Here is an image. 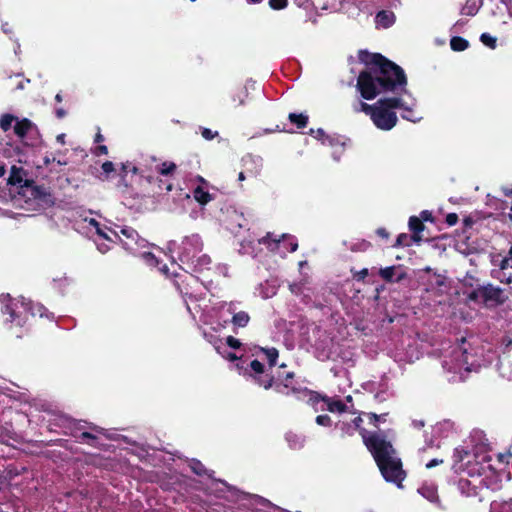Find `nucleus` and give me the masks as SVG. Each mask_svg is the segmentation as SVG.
<instances>
[{
  "label": "nucleus",
  "mask_w": 512,
  "mask_h": 512,
  "mask_svg": "<svg viewBox=\"0 0 512 512\" xmlns=\"http://www.w3.org/2000/svg\"><path fill=\"white\" fill-rule=\"evenodd\" d=\"M396 274V267H386L380 270V275L387 281H392Z\"/></svg>",
  "instance_id": "nucleus-33"
},
{
  "label": "nucleus",
  "mask_w": 512,
  "mask_h": 512,
  "mask_svg": "<svg viewBox=\"0 0 512 512\" xmlns=\"http://www.w3.org/2000/svg\"><path fill=\"white\" fill-rule=\"evenodd\" d=\"M97 154H102V155H106L108 153V149L105 145H100L97 150H96Z\"/></svg>",
  "instance_id": "nucleus-51"
},
{
  "label": "nucleus",
  "mask_w": 512,
  "mask_h": 512,
  "mask_svg": "<svg viewBox=\"0 0 512 512\" xmlns=\"http://www.w3.org/2000/svg\"><path fill=\"white\" fill-rule=\"evenodd\" d=\"M420 219L423 221H432V214L431 212L424 210L420 214Z\"/></svg>",
  "instance_id": "nucleus-45"
},
{
  "label": "nucleus",
  "mask_w": 512,
  "mask_h": 512,
  "mask_svg": "<svg viewBox=\"0 0 512 512\" xmlns=\"http://www.w3.org/2000/svg\"><path fill=\"white\" fill-rule=\"evenodd\" d=\"M102 170L104 173L109 174L114 171V165L112 162L107 161L102 164Z\"/></svg>",
  "instance_id": "nucleus-41"
},
{
  "label": "nucleus",
  "mask_w": 512,
  "mask_h": 512,
  "mask_svg": "<svg viewBox=\"0 0 512 512\" xmlns=\"http://www.w3.org/2000/svg\"><path fill=\"white\" fill-rule=\"evenodd\" d=\"M211 264V259L207 255H201L196 259L195 270L199 272H203L204 270L210 271L211 268L209 265Z\"/></svg>",
  "instance_id": "nucleus-25"
},
{
  "label": "nucleus",
  "mask_w": 512,
  "mask_h": 512,
  "mask_svg": "<svg viewBox=\"0 0 512 512\" xmlns=\"http://www.w3.org/2000/svg\"><path fill=\"white\" fill-rule=\"evenodd\" d=\"M103 140H104L103 135L100 132H98L95 136V142L99 143V142H102Z\"/></svg>",
  "instance_id": "nucleus-56"
},
{
  "label": "nucleus",
  "mask_w": 512,
  "mask_h": 512,
  "mask_svg": "<svg viewBox=\"0 0 512 512\" xmlns=\"http://www.w3.org/2000/svg\"><path fill=\"white\" fill-rule=\"evenodd\" d=\"M262 352L265 355L266 359L268 360L270 368L273 367L278 358V351L275 348H270L263 349Z\"/></svg>",
  "instance_id": "nucleus-29"
},
{
  "label": "nucleus",
  "mask_w": 512,
  "mask_h": 512,
  "mask_svg": "<svg viewBox=\"0 0 512 512\" xmlns=\"http://www.w3.org/2000/svg\"><path fill=\"white\" fill-rule=\"evenodd\" d=\"M495 265L499 266V270H507L512 268V247L510 248L508 255L501 258L499 262L494 260Z\"/></svg>",
  "instance_id": "nucleus-26"
},
{
  "label": "nucleus",
  "mask_w": 512,
  "mask_h": 512,
  "mask_svg": "<svg viewBox=\"0 0 512 512\" xmlns=\"http://www.w3.org/2000/svg\"><path fill=\"white\" fill-rule=\"evenodd\" d=\"M64 114H65V112L62 109L57 110V116L58 117H63Z\"/></svg>",
  "instance_id": "nucleus-62"
},
{
  "label": "nucleus",
  "mask_w": 512,
  "mask_h": 512,
  "mask_svg": "<svg viewBox=\"0 0 512 512\" xmlns=\"http://www.w3.org/2000/svg\"><path fill=\"white\" fill-rule=\"evenodd\" d=\"M316 423L321 426H329L331 424V418L327 415H319L316 417Z\"/></svg>",
  "instance_id": "nucleus-37"
},
{
  "label": "nucleus",
  "mask_w": 512,
  "mask_h": 512,
  "mask_svg": "<svg viewBox=\"0 0 512 512\" xmlns=\"http://www.w3.org/2000/svg\"><path fill=\"white\" fill-rule=\"evenodd\" d=\"M288 5V0H269V6L273 10L285 9Z\"/></svg>",
  "instance_id": "nucleus-36"
},
{
  "label": "nucleus",
  "mask_w": 512,
  "mask_h": 512,
  "mask_svg": "<svg viewBox=\"0 0 512 512\" xmlns=\"http://www.w3.org/2000/svg\"><path fill=\"white\" fill-rule=\"evenodd\" d=\"M419 494L432 503L438 502L437 489L432 484H424L418 489Z\"/></svg>",
  "instance_id": "nucleus-20"
},
{
  "label": "nucleus",
  "mask_w": 512,
  "mask_h": 512,
  "mask_svg": "<svg viewBox=\"0 0 512 512\" xmlns=\"http://www.w3.org/2000/svg\"><path fill=\"white\" fill-rule=\"evenodd\" d=\"M368 10V0H343L340 5V11L349 18H356L361 12Z\"/></svg>",
  "instance_id": "nucleus-10"
},
{
  "label": "nucleus",
  "mask_w": 512,
  "mask_h": 512,
  "mask_svg": "<svg viewBox=\"0 0 512 512\" xmlns=\"http://www.w3.org/2000/svg\"><path fill=\"white\" fill-rule=\"evenodd\" d=\"M362 437L365 445L373 454L385 480L401 487L405 473L402 470L401 460L397 457L391 443L379 434H372L370 436L362 434Z\"/></svg>",
  "instance_id": "nucleus-3"
},
{
  "label": "nucleus",
  "mask_w": 512,
  "mask_h": 512,
  "mask_svg": "<svg viewBox=\"0 0 512 512\" xmlns=\"http://www.w3.org/2000/svg\"><path fill=\"white\" fill-rule=\"evenodd\" d=\"M481 41L484 45H486L489 48L494 49L496 46V38L488 33H483L481 35Z\"/></svg>",
  "instance_id": "nucleus-34"
},
{
  "label": "nucleus",
  "mask_w": 512,
  "mask_h": 512,
  "mask_svg": "<svg viewBox=\"0 0 512 512\" xmlns=\"http://www.w3.org/2000/svg\"><path fill=\"white\" fill-rule=\"evenodd\" d=\"M358 57L367 66L357 80V88L363 98L371 100L382 93L405 90L407 81L399 66L380 54L368 51H359Z\"/></svg>",
  "instance_id": "nucleus-1"
},
{
  "label": "nucleus",
  "mask_w": 512,
  "mask_h": 512,
  "mask_svg": "<svg viewBox=\"0 0 512 512\" xmlns=\"http://www.w3.org/2000/svg\"><path fill=\"white\" fill-rule=\"evenodd\" d=\"M176 169V165L173 162H163L158 167V172L162 175H169L172 174Z\"/></svg>",
  "instance_id": "nucleus-31"
},
{
  "label": "nucleus",
  "mask_w": 512,
  "mask_h": 512,
  "mask_svg": "<svg viewBox=\"0 0 512 512\" xmlns=\"http://www.w3.org/2000/svg\"><path fill=\"white\" fill-rule=\"evenodd\" d=\"M5 172V168L3 166H0V177L4 176Z\"/></svg>",
  "instance_id": "nucleus-64"
},
{
  "label": "nucleus",
  "mask_w": 512,
  "mask_h": 512,
  "mask_svg": "<svg viewBox=\"0 0 512 512\" xmlns=\"http://www.w3.org/2000/svg\"><path fill=\"white\" fill-rule=\"evenodd\" d=\"M405 277V274L403 272H400L397 274L396 281H400Z\"/></svg>",
  "instance_id": "nucleus-60"
},
{
  "label": "nucleus",
  "mask_w": 512,
  "mask_h": 512,
  "mask_svg": "<svg viewBox=\"0 0 512 512\" xmlns=\"http://www.w3.org/2000/svg\"><path fill=\"white\" fill-rule=\"evenodd\" d=\"M408 236L407 234H400L398 237H397V240H396V243L394 246H404V245H407L406 243V240H407Z\"/></svg>",
  "instance_id": "nucleus-43"
},
{
  "label": "nucleus",
  "mask_w": 512,
  "mask_h": 512,
  "mask_svg": "<svg viewBox=\"0 0 512 512\" xmlns=\"http://www.w3.org/2000/svg\"><path fill=\"white\" fill-rule=\"evenodd\" d=\"M289 119L292 123H295L298 127H305L306 124H307V116L303 115V114H294V113H291L289 115Z\"/></svg>",
  "instance_id": "nucleus-32"
},
{
  "label": "nucleus",
  "mask_w": 512,
  "mask_h": 512,
  "mask_svg": "<svg viewBox=\"0 0 512 512\" xmlns=\"http://www.w3.org/2000/svg\"><path fill=\"white\" fill-rule=\"evenodd\" d=\"M497 279L505 284H511L512 283V274L507 273L506 270H499L497 271L496 275Z\"/></svg>",
  "instance_id": "nucleus-35"
},
{
  "label": "nucleus",
  "mask_w": 512,
  "mask_h": 512,
  "mask_svg": "<svg viewBox=\"0 0 512 512\" xmlns=\"http://www.w3.org/2000/svg\"><path fill=\"white\" fill-rule=\"evenodd\" d=\"M202 136L203 138L207 140H212L216 136V132L211 131L210 129L204 128L202 130Z\"/></svg>",
  "instance_id": "nucleus-42"
},
{
  "label": "nucleus",
  "mask_w": 512,
  "mask_h": 512,
  "mask_svg": "<svg viewBox=\"0 0 512 512\" xmlns=\"http://www.w3.org/2000/svg\"><path fill=\"white\" fill-rule=\"evenodd\" d=\"M238 179L240 181H243L245 179V176H244V173L243 172H240L239 175H238Z\"/></svg>",
  "instance_id": "nucleus-63"
},
{
  "label": "nucleus",
  "mask_w": 512,
  "mask_h": 512,
  "mask_svg": "<svg viewBox=\"0 0 512 512\" xmlns=\"http://www.w3.org/2000/svg\"><path fill=\"white\" fill-rule=\"evenodd\" d=\"M214 270L216 273L222 274L223 276H225L227 274V267L224 265H216L214 267Z\"/></svg>",
  "instance_id": "nucleus-47"
},
{
  "label": "nucleus",
  "mask_w": 512,
  "mask_h": 512,
  "mask_svg": "<svg viewBox=\"0 0 512 512\" xmlns=\"http://www.w3.org/2000/svg\"><path fill=\"white\" fill-rule=\"evenodd\" d=\"M236 367L241 375L252 378L259 386L265 389L271 388L274 383L275 377L265 370L264 365L259 360H253L247 367L240 366L239 364Z\"/></svg>",
  "instance_id": "nucleus-8"
},
{
  "label": "nucleus",
  "mask_w": 512,
  "mask_h": 512,
  "mask_svg": "<svg viewBox=\"0 0 512 512\" xmlns=\"http://www.w3.org/2000/svg\"><path fill=\"white\" fill-rule=\"evenodd\" d=\"M395 22V15L392 11H380L375 17V23L378 28H389Z\"/></svg>",
  "instance_id": "nucleus-18"
},
{
  "label": "nucleus",
  "mask_w": 512,
  "mask_h": 512,
  "mask_svg": "<svg viewBox=\"0 0 512 512\" xmlns=\"http://www.w3.org/2000/svg\"><path fill=\"white\" fill-rule=\"evenodd\" d=\"M226 343L230 348L233 349H238L241 346V342L232 336L227 337Z\"/></svg>",
  "instance_id": "nucleus-39"
},
{
  "label": "nucleus",
  "mask_w": 512,
  "mask_h": 512,
  "mask_svg": "<svg viewBox=\"0 0 512 512\" xmlns=\"http://www.w3.org/2000/svg\"><path fill=\"white\" fill-rule=\"evenodd\" d=\"M199 184L193 191L194 199L201 205H206L212 200V195L208 191V183L202 178L197 177Z\"/></svg>",
  "instance_id": "nucleus-14"
},
{
  "label": "nucleus",
  "mask_w": 512,
  "mask_h": 512,
  "mask_svg": "<svg viewBox=\"0 0 512 512\" xmlns=\"http://www.w3.org/2000/svg\"><path fill=\"white\" fill-rule=\"evenodd\" d=\"M472 455L463 448H457L454 452V468L456 471H468L470 475L474 473V470L469 469Z\"/></svg>",
  "instance_id": "nucleus-12"
},
{
  "label": "nucleus",
  "mask_w": 512,
  "mask_h": 512,
  "mask_svg": "<svg viewBox=\"0 0 512 512\" xmlns=\"http://www.w3.org/2000/svg\"><path fill=\"white\" fill-rule=\"evenodd\" d=\"M290 245H291L290 252H294V251H296V249H297V244H296V243H292V242H291V243H290Z\"/></svg>",
  "instance_id": "nucleus-61"
},
{
  "label": "nucleus",
  "mask_w": 512,
  "mask_h": 512,
  "mask_svg": "<svg viewBox=\"0 0 512 512\" xmlns=\"http://www.w3.org/2000/svg\"><path fill=\"white\" fill-rule=\"evenodd\" d=\"M26 181L28 180L26 179L25 170L21 167L12 166L8 178V184L19 186L21 189Z\"/></svg>",
  "instance_id": "nucleus-17"
},
{
  "label": "nucleus",
  "mask_w": 512,
  "mask_h": 512,
  "mask_svg": "<svg viewBox=\"0 0 512 512\" xmlns=\"http://www.w3.org/2000/svg\"><path fill=\"white\" fill-rule=\"evenodd\" d=\"M14 132L23 142L27 144L28 142L26 141V137L28 135L31 134L38 136V130L36 126L28 119L17 121L14 126Z\"/></svg>",
  "instance_id": "nucleus-13"
},
{
  "label": "nucleus",
  "mask_w": 512,
  "mask_h": 512,
  "mask_svg": "<svg viewBox=\"0 0 512 512\" xmlns=\"http://www.w3.org/2000/svg\"><path fill=\"white\" fill-rule=\"evenodd\" d=\"M409 228L414 233L413 240L415 242H419L421 240L420 233L424 230V224L422 223V220L416 216H412L409 219Z\"/></svg>",
  "instance_id": "nucleus-19"
},
{
  "label": "nucleus",
  "mask_w": 512,
  "mask_h": 512,
  "mask_svg": "<svg viewBox=\"0 0 512 512\" xmlns=\"http://www.w3.org/2000/svg\"><path fill=\"white\" fill-rule=\"evenodd\" d=\"M443 367L449 372L458 373L460 378H464V372L471 371L466 350L462 346H455L448 355L444 356Z\"/></svg>",
  "instance_id": "nucleus-7"
},
{
  "label": "nucleus",
  "mask_w": 512,
  "mask_h": 512,
  "mask_svg": "<svg viewBox=\"0 0 512 512\" xmlns=\"http://www.w3.org/2000/svg\"><path fill=\"white\" fill-rule=\"evenodd\" d=\"M308 402L315 408L316 411L327 409L332 413H341L348 410L341 401L328 397H321L319 394L314 392L308 393Z\"/></svg>",
  "instance_id": "nucleus-9"
},
{
  "label": "nucleus",
  "mask_w": 512,
  "mask_h": 512,
  "mask_svg": "<svg viewBox=\"0 0 512 512\" xmlns=\"http://www.w3.org/2000/svg\"><path fill=\"white\" fill-rule=\"evenodd\" d=\"M65 134H59L57 137H56V141L58 143H60L61 145L65 144Z\"/></svg>",
  "instance_id": "nucleus-53"
},
{
  "label": "nucleus",
  "mask_w": 512,
  "mask_h": 512,
  "mask_svg": "<svg viewBox=\"0 0 512 512\" xmlns=\"http://www.w3.org/2000/svg\"><path fill=\"white\" fill-rule=\"evenodd\" d=\"M246 225H247V221L244 218V216L242 214H239L236 211H234L232 213V215H231V221L229 223V229L232 232L236 233L237 229L244 228V227H246Z\"/></svg>",
  "instance_id": "nucleus-21"
},
{
  "label": "nucleus",
  "mask_w": 512,
  "mask_h": 512,
  "mask_svg": "<svg viewBox=\"0 0 512 512\" xmlns=\"http://www.w3.org/2000/svg\"><path fill=\"white\" fill-rule=\"evenodd\" d=\"M362 422V419L361 417H355L354 420H353V425L355 428H359L360 427V424Z\"/></svg>",
  "instance_id": "nucleus-54"
},
{
  "label": "nucleus",
  "mask_w": 512,
  "mask_h": 512,
  "mask_svg": "<svg viewBox=\"0 0 512 512\" xmlns=\"http://www.w3.org/2000/svg\"><path fill=\"white\" fill-rule=\"evenodd\" d=\"M159 270L164 274V275H168V268L166 265H163L162 267L159 268Z\"/></svg>",
  "instance_id": "nucleus-59"
},
{
  "label": "nucleus",
  "mask_w": 512,
  "mask_h": 512,
  "mask_svg": "<svg viewBox=\"0 0 512 512\" xmlns=\"http://www.w3.org/2000/svg\"><path fill=\"white\" fill-rule=\"evenodd\" d=\"M19 193L22 196L28 198V200H37V199L42 198L45 195L44 190L41 187L36 186L31 181H26L25 184L20 189Z\"/></svg>",
  "instance_id": "nucleus-16"
},
{
  "label": "nucleus",
  "mask_w": 512,
  "mask_h": 512,
  "mask_svg": "<svg viewBox=\"0 0 512 512\" xmlns=\"http://www.w3.org/2000/svg\"><path fill=\"white\" fill-rule=\"evenodd\" d=\"M503 191H504V194L506 196H512V187L511 188H504Z\"/></svg>",
  "instance_id": "nucleus-57"
},
{
  "label": "nucleus",
  "mask_w": 512,
  "mask_h": 512,
  "mask_svg": "<svg viewBox=\"0 0 512 512\" xmlns=\"http://www.w3.org/2000/svg\"><path fill=\"white\" fill-rule=\"evenodd\" d=\"M218 352H219L220 354H222V355H223V357L227 358V359H228V360H230V361H234V360L238 359V357L236 356V354H234V353H227V354H225L224 352H222V351L220 350V348H218Z\"/></svg>",
  "instance_id": "nucleus-48"
},
{
  "label": "nucleus",
  "mask_w": 512,
  "mask_h": 512,
  "mask_svg": "<svg viewBox=\"0 0 512 512\" xmlns=\"http://www.w3.org/2000/svg\"><path fill=\"white\" fill-rule=\"evenodd\" d=\"M192 469L198 475H201L204 472V468H203L202 464L199 462L193 463Z\"/></svg>",
  "instance_id": "nucleus-44"
},
{
  "label": "nucleus",
  "mask_w": 512,
  "mask_h": 512,
  "mask_svg": "<svg viewBox=\"0 0 512 512\" xmlns=\"http://www.w3.org/2000/svg\"><path fill=\"white\" fill-rule=\"evenodd\" d=\"M141 255L149 265H156L158 263L155 256L150 252H143Z\"/></svg>",
  "instance_id": "nucleus-38"
},
{
  "label": "nucleus",
  "mask_w": 512,
  "mask_h": 512,
  "mask_svg": "<svg viewBox=\"0 0 512 512\" xmlns=\"http://www.w3.org/2000/svg\"><path fill=\"white\" fill-rule=\"evenodd\" d=\"M0 303L2 306V312L9 314L10 321L14 322L20 313V309L27 310L31 315L40 317H48V312L44 306L39 303H33L31 301L26 302L23 298L20 300L11 299L10 295H1Z\"/></svg>",
  "instance_id": "nucleus-5"
},
{
  "label": "nucleus",
  "mask_w": 512,
  "mask_h": 512,
  "mask_svg": "<svg viewBox=\"0 0 512 512\" xmlns=\"http://www.w3.org/2000/svg\"><path fill=\"white\" fill-rule=\"evenodd\" d=\"M249 320H250L249 315L244 311H240V312L234 313L233 318H232V323L236 327H245L248 324Z\"/></svg>",
  "instance_id": "nucleus-22"
},
{
  "label": "nucleus",
  "mask_w": 512,
  "mask_h": 512,
  "mask_svg": "<svg viewBox=\"0 0 512 512\" xmlns=\"http://www.w3.org/2000/svg\"><path fill=\"white\" fill-rule=\"evenodd\" d=\"M480 296L487 304H500L505 301L503 290L492 285L484 286L480 291Z\"/></svg>",
  "instance_id": "nucleus-11"
},
{
  "label": "nucleus",
  "mask_w": 512,
  "mask_h": 512,
  "mask_svg": "<svg viewBox=\"0 0 512 512\" xmlns=\"http://www.w3.org/2000/svg\"><path fill=\"white\" fill-rule=\"evenodd\" d=\"M260 242L267 244L271 250H275L285 242V237L283 236V240L281 241L276 238L271 239V235L268 234L267 237L263 238Z\"/></svg>",
  "instance_id": "nucleus-30"
},
{
  "label": "nucleus",
  "mask_w": 512,
  "mask_h": 512,
  "mask_svg": "<svg viewBox=\"0 0 512 512\" xmlns=\"http://www.w3.org/2000/svg\"><path fill=\"white\" fill-rule=\"evenodd\" d=\"M446 222L449 226H454L458 222V216L455 213H450L446 216Z\"/></svg>",
  "instance_id": "nucleus-40"
},
{
  "label": "nucleus",
  "mask_w": 512,
  "mask_h": 512,
  "mask_svg": "<svg viewBox=\"0 0 512 512\" xmlns=\"http://www.w3.org/2000/svg\"><path fill=\"white\" fill-rule=\"evenodd\" d=\"M15 121V117L10 114H5L0 117V128L3 131H8L11 127L13 122Z\"/></svg>",
  "instance_id": "nucleus-28"
},
{
  "label": "nucleus",
  "mask_w": 512,
  "mask_h": 512,
  "mask_svg": "<svg viewBox=\"0 0 512 512\" xmlns=\"http://www.w3.org/2000/svg\"><path fill=\"white\" fill-rule=\"evenodd\" d=\"M450 46L454 51H463L468 47V42L461 37H453Z\"/></svg>",
  "instance_id": "nucleus-27"
},
{
  "label": "nucleus",
  "mask_w": 512,
  "mask_h": 512,
  "mask_svg": "<svg viewBox=\"0 0 512 512\" xmlns=\"http://www.w3.org/2000/svg\"><path fill=\"white\" fill-rule=\"evenodd\" d=\"M326 141L329 143V145H331L334 148V151H333L334 159L339 160L344 151V144L339 143L338 141H334L333 139H330L328 137L323 139V144H325Z\"/></svg>",
  "instance_id": "nucleus-23"
},
{
  "label": "nucleus",
  "mask_w": 512,
  "mask_h": 512,
  "mask_svg": "<svg viewBox=\"0 0 512 512\" xmlns=\"http://www.w3.org/2000/svg\"><path fill=\"white\" fill-rule=\"evenodd\" d=\"M376 232H377V235H379L382 238H388V236H389L388 232L384 228H379V229H377Z\"/></svg>",
  "instance_id": "nucleus-50"
},
{
  "label": "nucleus",
  "mask_w": 512,
  "mask_h": 512,
  "mask_svg": "<svg viewBox=\"0 0 512 512\" xmlns=\"http://www.w3.org/2000/svg\"><path fill=\"white\" fill-rule=\"evenodd\" d=\"M292 377H293V373H290V372H289V373H287V374H286L285 379H282V376H281V375H278V376H277V379H278V380H280V381H282V382H283V384H284V386H285L286 388H288V387H289L288 380H289V379H291Z\"/></svg>",
  "instance_id": "nucleus-46"
},
{
  "label": "nucleus",
  "mask_w": 512,
  "mask_h": 512,
  "mask_svg": "<svg viewBox=\"0 0 512 512\" xmlns=\"http://www.w3.org/2000/svg\"><path fill=\"white\" fill-rule=\"evenodd\" d=\"M491 512H512V501L492 502Z\"/></svg>",
  "instance_id": "nucleus-24"
},
{
  "label": "nucleus",
  "mask_w": 512,
  "mask_h": 512,
  "mask_svg": "<svg viewBox=\"0 0 512 512\" xmlns=\"http://www.w3.org/2000/svg\"><path fill=\"white\" fill-rule=\"evenodd\" d=\"M442 462H443L442 460H439V459H433V460H431L430 462H428V463L426 464V467H427V468H432V467H434V466H437V465L441 464Z\"/></svg>",
  "instance_id": "nucleus-49"
},
{
  "label": "nucleus",
  "mask_w": 512,
  "mask_h": 512,
  "mask_svg": "<svg viewBox=\"0 0 512 512\" xmlns=\"http://www.w3.org/2000/svg\"><path fill=\"white\" fill-rule=\"evenodd\" d=\"M315 134H316V135H315V137H316V138H318V139H320V138L324 135V132H323V130L318 129V130L315 132Z\"/></svg>",
  "instance_id": "nucleus-58"
},
{
  "label": "nucleus",
  "mask_w": 512,
  "mask_h": 512,
  "mask_svg": "<svg viewBox=\"0 0 512 512\" xmlns=\"http://www.w3.org/2000/svg\"><path fill=\"white\" fill-rule=\"evenodd\" d=\"M396 109L406 120L418 122L422 119L421 113L417 111L415 98L406 90L401 91L399 97H385L373 105L359 102L355 107L356 111L364 112L370 117L373 124L383 131H389L396 126L398 121Z\"/></svg>",
  "instance_id": "nucleus-2"
},
{
  "label": "nucleus",
  "mask_w": 512,
  "mask_h": 512,
  "mask_svg": "<svg viewBox=\"0 0 512 512\" xmlns=\"http://www.w3.org/2000/svg\"><path fill=\"white\" fill-rule=\"evenodd\" d=\"M84 222L85 228L89 232H94L103 240L111 243L119 239L124 248L132 253H140V249L147 245L146 240L141 239L138 233L130 227H122L117 231L102 225L94 218H85Z\"/></svg>",
  "instance_id": "nucleus-4"
},
{
  "label": "nucleus",
  "mask_w": 512,
  "mask_h": 512,
  "mask_svg": "<svg viewBox=\"0 0 512 512\" xmlns=\"http://www.w3.org/2000/svg\"><path fill=\"white\" fill-rule=\"evenodd\" d=\"M97 245H98L99 251L102 252V253H105L107 250L110 249V247L107 244H104V243H102V244L98 243Z\"/></svg>",
  "instance_id": "nucleus-52"
},
{
  "label": "nucleus",
  "mask_w": 512,
  "mask_h": 512,
  "mask_svg": "<svg viewBox=\"0 0 512 512\" xmlns=\"http://www.w3.org/2000/svg\"><path fill=\"white\" fill-rule=\"evenodd\" d=\"M167 249L172 255H176L181 262L193 263L202 249V241L198 235H191L180 241L169 242Z\"/></svg>",
  "instance_id": "nucleus-6"
},
{
  "label": "nucleus",
  "mask_w": 512,
  "mask_h": 512,
  "mask_svg": "<svg viewBox=\"0 0 512 512\" xmlns=\"http://www.w3.org/2000/svg\"><path fill=\"white\" fill-rule=\"evenodd\" d=\"M427 291H434L438 294H444L447 292L448 283L445 276L440 274H432L428 278Z\"/></svg>",
  "instance_id": "nucleus-15"
},
{
  "label": "nucleus",
  "mask_w": 512,
  "mask_h": 512,
  "mask_svg": "<svg viewBox=\"0 0 512 512\" xmlns=\"http://www.w3.org/2000/svg\"><path fill=\"white\" fill-rule=\"evenodd\" d=\"M290 290L292 293H295V294L300 293L299 287L296 284L290 285Z\"/></svg>",
  "instance_id": "nucleus-55"
}]
</instances>
